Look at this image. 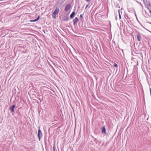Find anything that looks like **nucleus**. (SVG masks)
Listing matches in <instances>:
<instances>
[{"label":"nucleus","instance_id":"nucleus-1","mask_svg":"<svg viewBox=\"0 0 151 151\" xmlns=\"http://www.w3.org/2000/svg\"><path fill=\"white\" fill-rule=\"evenodd\" d=\"M38 137L39 138V140L40 141V138L42 137V131L39 129L38 130Z\"/></svg>","mask_w":151,"mask_h":151},{"label":"nucleus","instance_id":"nucleus-2","mask_svg":"<svg viewBox=\"0 0 151 151\" xmlns=\"http://www.w3.org/2000/svg\"><path fill=\"white\" fill-rule=\"evenodd\" d=\"M70 7L71 5L70 4H68L66 5L64 9L65 11H68L70 9Z\"/></svg>","mask_w":151,"mask_h":151},{"label":"nucleus","instance_id":"nucleus-3","mask_svg":"<svg viewBox=\"0 0 151 151\" xmlns=\"http://www.w3.org/2000/svg\"><path fill=\"white\" fill-rule=\"evenodd\" d=\"M60 11L58 7H56L55 10L53 12V14H58Z\"/></svg>","mask_w":151,"mask_h":151},{"label":"nucleus","instance_id":"nucleus-4","mask_svg":"<svg viewBox=\"0 0 151 151\" xmlns=\"http://www.w3.org/2000/svg\"><path fill=\"white\" fill-rule=\"evenodd\" d=\"M15 107V105H13L11 107H10V110L11 111V112L13 113L15 112L14 109Z\"/></svg>","mask_w":151,"mask_h":151},{"label":"nucleus","instance_id":"nucleus-5","mask_svg":"<svg viewBox=\"0 0 151 151\" xmlns=\"http://www.w3.org/2000/svg\"><path fill=\"white\" fill-rule=\"evenodd\" d=\"M78 20V18H77V17H75V18L73 20L74 25H75L77 24Z\"/></svg>","mask_w":151,"mask_h":151},{"label":"nucleus","instance_id":"nucleus-6","mask_svg":"<svg viewBox=\"0 0 151 151\" xmlns=\"http://www.w3.org/2000/svg\"><path fill=\"white\" fill-rule=\"evenodd\" d=\"M102 132L103 134H106V129L104 126L102 128Z\"/></svg>","mask_w":151,"mask_h":151},{"label":"nucleus","instance_id":"nucleus-7","mask_svg":"<svg viewBox=\"0 0 151 151\" xmlns=\"http://www.w3.org/2000/svg\"><path fill=\"white\" fill-rule=\"evenodd\" d=\"M137 37L138 41H141V36L140 34H137Z\"/></svg>","mask_w":151,"mask_h":151},{"label":"nucleus","instance_id":"nucleus-8","mask_svg":"<svg viewBox=\"0 0 151 151\" xmlns=\"http://www.w3.org/2000/svg\"><path fill=\"white\" fill-rule=\"evenodd\" d=\"M75 13L73 12H72L70 15V17L71 19H72L74 17V15L75 14Z\"/></svg>","mask_w":151,"mask_h":151},{"label":"nucleus","instance_id":"nucleus-9","mask_svg":"<svg viewBox=\"0 0 151 151\" xmlns=\"http://www.w3.org/2000/svg\"><path fill=\"white\" fill-rule=\"evenodd\" d=\"M40 16H38V17H37V18L36 19H35L34 20H31L30 21V22H36V21H38L39 20V19L40 18Z\"/></svg>","mask_w":151,"mask_h":151},{"label":"nucleus","instance_id":"nucleus-10","mask_svg":"<svg viewBox=\"0 0 151 151\" xmlns=\"http://www.w3.org/2000/svg\"><path fill=\"white\" fill-rule=\"evenodd\" d=\"M56 14H53V13H52V17L54 19H55L56 17Z\"/></svg>","mask_w":151,"mask_h":151},{"label":"nucleus","instance_id":"nucleus-11","mask_svg":"<svg viewBox=\"0 0 151 151\" xmlns=\"http://www.w3.org/2000/svg\"><path fill=\"white\" fill-rule=\"evenodd\" d=\"M118 12H119V19H121V16L120 15V12H119V10H118Z\"/></svg>","mask_w":151,"mask_h":151},{"label":"nucleus","instance_id":"nucleus-12","mask_svg":"<svg viewBox=\"0 0 151 151\" xmlns=\"http://www.w3.org/2000/svg\"><path fill=\"white\" fill-rule=\"evenodd\" d=\"M113 66H114V67H117V64L116 63H114V65H113Z\"/></svg>","mask_w":151,"mask_h":151},{"label":"nucleus","instance_id":"nucleus-13","mask_svg":"<svg viewBox=\"0 0 151 151\" xmlns=\"http://www.w3.org/2000/svg\"><path fill=\"white\" fill-rule=\"evenodd\" d=\"M82 17H83V15L82 14H81L80 15V18H82Z\"/></svg>","mask_w":151,"mask_h":151},{"label":"nucleus","instance_id":"nucleus-14","mask_svg":"<svg viewBox=\"0 0 151 151\" xmlns=\"http://www.w3.org/2000/svg\"><path fill=\"white\" fill-rule=\"evenodd\" d=\"M88 5H87L86 6V7H85V9H86L87 7L88 6Z\"/></svg>","mask_w":151,"mask_h":151},{"label":"nucleus","instance_id":"nucleus-15","mask_svg":"<svg viewBox=\"0 0 151 151\" xmlns=\"http://www.w3.org/2000/svg\"><path fill=\"white\" fill-rule=\"evenodd\" d=\"M53 150H55V148L54 147H53Z\"/></svg>","mask_w":151,"mask_h":151},{"label":"nucleus","instance_id":"nucleus-16","mask_svg":"<svg viewBox=\"0 0 151 151\" xmlns=\"http://www.w3.org/2000/svg\"><path fill=\"white\" fill-rule=\"evenodd\" d=\"M150 12L151 13V10H150Z\"/></svg>","mask_w":151,"mask_h":151},{"label":"nucleus","instance_id":"nucleus-17","mask_svg":"<svg viewBox=\"0 0 151 151\" xmlns=\"http://www.w3.org/2000/svg\"><path fill=\"white\" fill-rule=\"evenodd\" d=\"M53 151H55V150H53Z\"/></svg>","mask_w":151,"mask_h":151}]
</instances>
